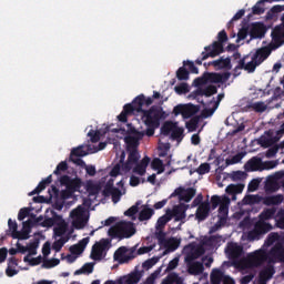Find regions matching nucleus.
I'll use <instances>...</instances> for the list:
<instances>
[{
  "label": "nucleus",
  "mask_w": 284,
  "mask_h": 284,
  "mask_svg": "<svg viewBox=\"0 0 284 284\" xmlns=\"http://www.w3.org/2000/svg\"><path fill=\"white\" fill-rule=\"evenodd\" d=\"M247 59H250V55H245L240 59L237 65L234 68V72H236L237 70H246V72L250 73L255 72L256 68H258V65L261 64L256 62L253 58H251L250 62L245 63Z\"/></svg>",
  "instance_id": "18"
},
{
  "label": "nucleus",
  "mask_w": 284,
  "mask_h": 284,
  "mask_svg": "<svg viewBox=\"0 0 284 284\" xmlns=\"http://www.w3.org/2000/svg\"><path fill=\"white\" fill-rule=\"evenodd\" d=\"M200 110H201V105L199 104H192V103L178 104L173 109V114L175 116H179V114H181L182 119H192L196 114H199Z\"/></svg>",
  "instance_id": "7"
},
{
  "label": "nucleus",
  "mask_w": 284,
  "mask_h": 284,
  "mask_svg": "<svg viewBox=\"0 0 284 284\" xmlns=\"http://www.w3.org/2000/svg\"><path fill=\"white\" fill-rule=\"evenodd\" d=\"M245 172H263V159L253 156L244 164Z\"/></svg>",
  "instance_id": "21"
},
{
  "label": "nucleus",
  "mask_w": 284,
  "mask_h": 284,
  "mask_svg": "<svg viewBox=\"0 0 284 284\" xmlns=\"http://www.w3.org/2000/svg\"><path fill=\"white\" fill-rule=\"evenodd\" d=\"M243 156H245L243 152L233 155L232 159L226 160V165H236V163H241Z\"/></svg>",
  "instance_id": "53"
},
{
  "label": "nucleus",
  "mask_w": 284,
  "mask_h": 284,
  "mask_svg": "<svg viewBox=\"0 0 284 284\" xmlns=\"http://www.w3.org/2000/svg\"><path fill=\"white\" fill-rule=\"evenodd\" d=\"M225 253L227 254L229 258L232 261H236V258H241L243 256V246L236 243H229Z\"/></svg>",
  "instance_id": "23"
},
{
  "label": "nucleus",
  "mask_w": 284,
  "mask_h": 284,
  "mask_svg": "<svg viewBox=\"0 0 284 284\" xmlns=\"http://www.w3.org/2000/svg\"><path fill=\"white\" fill-rule=\"evenodd\" d=\"M225 274L220 268H213L211 273V283L212 284H221V282L225 278Z\"/></svg>",
  "instance_id": "36"
},
{
  "label": "nucleus",
  "mask_w": 284,
  "mask_h": 284,
  "mask_svg": "<svg viewBox=\"0 0 284 284\" xmlns=\"http://www.w3.org/2000/svg\"><path fill=\"white\" fill-rule=\"evenodd\" d=\"M207 65H213L214 70H230L232 68V59L221 57L209 62Z\"/></svg>",
  "instance_id": "25"
},
{
  "label": "nucleus",
  "mask_w": 284,
  "mask_h": 284,
  "mask_svg": "<svg viewBox=\"0 0 284 284\" xmlns=\"http://www.w3.org/2000/svg\"><path fill=\"white\" fill-rule=\"evenodd\" d=\"M227 41V32L225 30H222L217 33V41H214L212 44L206 45L204 48L205 52H209L204 54V59H214V57H219V54H223L225 52V49L223 47V43H226Z\"/></svg>",
  "instance_id": "6"
},
{
  "label": "nucleus",
  "mask_w": 284,
  "mask_h": 284,
  "mask_svg": "<svg viewBox=\"0 0 284 284\" xmlns=\"http://www.w3.org/2000/svg\"><path fill=\"white\" fill-rule=\"evenodd\" d=\"M145 135H125L124 143H126V150H139L140 141Z\"/></svg>",
  "instance_id": "29"
},
{
  "label": "nucleus",
  "mask_w": 284,
  "mask_h": 284,
  "mask_svg": "<svg viewBox=\"0 0 284 284\" xmlns=\"http://www.w3.org/2000/svg\"><path fill=\"white\" fill-rule=\"evenodd\" d=\"M175 128H176V125H174L173 122H165L161 128V132H162V134L168 136L170 134V132L172 133Z\"/></svg>",
  "instance_id": "54"
},
{
  "label": "nucleus",
  "mask_w": 284,
  "mask_h": 284,
  "mask_svg": "<svg viewBox=\"0 0 284 284\" xmlns=\"http://www.w3.org/2000/svg\"><path fill=\"white\" fill-rule=\"evenodd\" d=\"M276 165H278V161H276V160L262 162V172L264 170H274V168H276Z\"/></svg>",
  "instance_id": "64"
},
{
  "label": "nucleus",
  "mask_w": 284,
  "mask_h": 284,
  "mask_svg": "<svg viewBox=\"0 0 284 284\" xmlns=\"http://www.w3.org/2000/svg\"><path fill=\"white\" fill-rule=\"evenodd\" d=\"M62 172H68V162H67V161L60 162V163L57 165L55 170L53 171V174H54L55 176H61V173H62Z\"/></svg>",
  "instance_id": "52"
},
{
  "label": "nucleus",
  "mask_w": 284,
  "mask_h": 284,
  "mask_svg": "<svg viewBox=\"0 0 284 284\" xmlns=\"http://www.w3.org/2000/svg\"><path fill=\"white\" fill-rule=\"evenodd\" d=\"M210 170H211L210 163H202V164H200V166L195 170V172H196L197 174H200L201 176H203V174H210Z\"/></svg>",
  "instance_id": "60"
},
{
  "label": "nucleus",
  "mask_w": 284,
  "mask_h": 284,
  "mask_svg": "<svg viewBox=\"0 0 284 284\" xmlns=\"http://www.w3.org/2000/svg\"><path fill=\"white\" fill-rule=\"evenodd\" d=\"M205 254V250L203 247L192 248L189 253H186L184 261L185 263H194L197 258H201L202 255Z\"/></svg>",
  "instance_id": "30"
},
{
  "label": "nucleus",
  "mask_w": 284,
  "mask_h": 284,
  "mask_svg": "<svg viewBox=\"0 0 284 284\" xmlns=\"http://www.w3.org/2000/svg\"><path fill=\"white\" fill-rule=\"evenodd\" d=\"M37 247H39V240H34L28 244L27 252H29V256H36Z\"/></svg>",
  "instance_id": "57"
},
{
  "label": "nucleus",
  "mask_w": 284,
  "mask_h": 284,
  "mask_svg": "<svg viewBox=\"0 0 284 284\" xmlns=\"http://www.w3.org/2000/svg\"><path fill=\"white\" fill-rule=\"evenodd\" d=\"M136 234V227H134L133 222L120 221L111 226L108 231V235L111 239H119L123 241V239H132Z\"/></svg>",
  "instance_id": "3"
},
{
  "label": "nucleus",
  "mask_w": 284,
  "mask_h": 284,
  "mask_svg": "<svg viewBox=\"0 0 284 284\" xmlns=\"http://www.w3.org/2000/svg\"><path fill=\"white\" fill-rule=\"evenodd\" d=\"M59 183L62 187H65V190L62 191L63 199H69L74 192H79L82 185V181L79 176L71 178L70 175H61L59 178Z\"/></svg>",
  "instance_id": "5"
},
{
  "label": "nucleus",
  "mask_w": 284,
  "mask_h": 284,
  "mask_svg": "<svg viewBox=\"0 0 284 284\" xmlns=\"http://www.w3.org/2000/svg\"><path fill=\"white\" fill-rule=\"evenodd\" d=\"M159 263V257H151L143 262L142 267L143 270H152L155 264Z\"/></svg>",
  "instance_id": "58"
},
{
  "label": "nucleus",
  "mask_w": 284,
  "mask_h": 284,
  "mask_svg": "<svg viewBox=\"0 0 284 284\" xmlns=\"http://www.w3.org/2000/svg\"><path fill=\"white\" fill-rule=\"evenodd\" d=\"M284 197L281 194L277 195H268V196H264L263 199V204L264 205H281V203H283Z\"/></svg>",
  "instance_id": "33"
},
{
  "label": "nucleus",
  "mask_w": 284,
  "mask_h": 284,
  "mask_svg": "<svg viewBox=\"0 0 284 284\" xmlns=\"http://www.w3.org/2000/svg\"><path fill=\"white\" fill-rule=\"evenodd\" d=\"M59 263H61V260L59 258L43 260L42 267L44 270H52V267H57Z\"/></svg>",
  "instance_id": "49"
},
{
  "label": "nucleus",
  "mask_w": 284,
  "mask_h": 284,
  "mask_svg": "<svg viewBox=\"0 0 284 284\" xmlns=\"http://www.w3.org/2000/svg\"><path fill=\"white\" fill-rule=\"evenodd\" d=\"M156 239H158L160 245H164L165 247L171 248L172 252H174V250H176L179 247V245L176 244L174 239H172V240L165 239V232H163V230H158Z\"/></svg>",
  "instance_id": "24"
},
{
  "label": "nucleus",
  "mask_w": 284,
  "mask_h": 284,
  "mask_svg": "<svg viewBox=\"0 0 284 284\" xmlns=\"http://www.w3.org/2000/svg\"><path fill=\"white\" fill-rule=\"evenodd\" d=\"M265 32H267V29L263 22L252 23L251 28H248L251 39H263Z\"/></svg>",
  "instance_id": "20"
},
{
  "label": "nucleus",
  "mask_w": 284,
  "mask_h": 284,
  "mask_svg": "<svg viewBox=\"0 0 284 284\" xmlns=\"http://www.w3.org/2000/svg\"><path fill=\"white\" fill-rule=\"evenodd\" d=\"M12 239H19L20 241H28L30 239V231H22L17 233H11Z\"/></svg>",
  "instance_id": "55"
},
{
  "label": "nucleus",
  "mask_w": 284,
  "mask_h": 284,
  "mask_svg": "<svg viewBox=\"0 0 284 284\" xmlns=\"http://www.w3.org/2000/svg\"><path fill=\"white\" fill-rule=\"evenodd\" d=\"M103 196H112V202L119 203V201H121L122 193L119 187L114 186V184L109 181L104 186Z\"/></svg>",
  "instance_id": "19"
},
{
  "label": "nucleus",
  "mask_w": 284,
  "mask_h": 284,
  "mask_svg": "<svg viewBox=\"0 0 284 284\" xmlns=\"http://www.w3.org/2000/svg\"><path fill=\"white\" fill-rule=\"evenodd\" d=\"M141 281V274L132 273L128 277H124L125 284H136Z\"/></svg>",
  "instance_id": "51"
},
{
  "label": "nucleus",
  "mask_w": 284,
  "mask_h": 284,
  "mask_svg": "<svg viewBox=\"0 0 284 284\" xmlns=\"http://www.w3.org/2000/svg\"><path fill=\"white\" fill-rule=\"evenodd\" d=\"M154 103V99L149 97L145 98V94H140L135 97L132 103H128L123 106L122 112L118 115V121L120 123H128V116H132L135 112H143V106L150 108Z\"/></svg>",
  "instance_id": "1"
},
{
  "label": "nucleus",
  "mask_w": 284,
  "mask_h": 284,
  "mask_svg": "<svg viewBox=\"0 0 284 284\" xmlns=\"http://www.w3.org/2000/svg\"><path fill=\"white\" fill-rule=\"evenodd\" d=\"M230 77H232L230 71L223 73L206 72L202 78H196L193 83L195 88H201V85H205V83H227Z\"/></svg>",
  "instance_id": "4"
},
{
  "label": "nucleus",
  "mask_w": 284,
  "mask_h": 284,
  "mask_svg": "<svg viewBox=\"0 0 284 284\" xmlns=\"http://www.w3.org/2000/svg\"><path fill=\"white\" fill-rule=\"evenodd\" d=\"M250 34V26L244 24L237 32V39L239 41H243L247 39V36Z\"/></svg>",
  "instance_id": "50"
},
{
  "label": "nucleus",
  "mask_w": 284,
  "mask_h": 284,
  "mask_svg": "<svg viewBox=\"0 0 284 284\" xmlns=\"http://www.w3.org/2000/svg\"><path fill=\"white\" fill-rule=\"evenodd\" d=\"M243 187H245L242 184H230L229 186H226L225 192L226 194H241L243 192Z\"/></svg>",
  "instance_id": "44"
},
{
  "label": "nucleus",
  "mask_w": 284,
  "mask_h": 284,
  "mask_svg": "<svg viewBox=\"0 0 284 284\" xmlns=\"http://www.w3.org/2000/svg\"><path fill=\"white\" fill-rule=\"evenodd\" d=\"M207 216H210V202H203L196 210L195 219L201 222L205 221Z\"/></svg>",
  "instance_id": "28"
},
{
  "label": "nucleus",
  "mask_w": 284,
  "mask_h": 284,
  "mask_svg": "<svg viewBox=\"0 0 284 284\" xmlns=\"http://www.w3.org/2000/svg\"><path fill=\"white\" fill-rule=\"evenodd\" d=\"M270 54H272V50L268 47H262L255 51V53L252 55V59L261 65L263 61L270 58Z\"/></svg>",
  "instance_id": "26"
},
{
  "label": "nucleus",
  "mask_w": 284,
  "mask_h": 284,
  "mask_svg": "<svg viewBox=\"0 0 284 284\" xmlns=\"http://www.w3.org/2000/svg\"><path fill=\"white\" fill-rule=\"evenodd\" d=\"M219 92V89L215 85H207L204 89H196L195 91L191 92V99H196L197 103L205 105V102L200 97H212Z\"/></svg>",
  "instance_id": "13"
},
{
  "label": "nucleus",
  "mask_w": 284,
  "mask_h": 284,
  "mask_svg": "<svg viewBox=\"0 0 284 284\" xmlns=\"http://www.w3.org/2000/svg\"><path fill=\"white\" fill-rule=\"evenodd\" d=\"M265 261L272 262L270 257V252H265L264 250L255 251L254 253H251L246 258V265L248 267H260V265H263Z\"/></svg>",
  "instance_id": "9"
},
{
  "label": "nucleus",
  "mask_w": 284,
  "mask_h": 284,
  "mask_svg": "<svg viewBox=\"0 0 284 284\" xmlns=\"http://www.w3.org/2000/svg\"><path fill=\"white\" fill-rule=\"evenodd\" d=\"M174 196H179V201H184V203H190L193 196H196V189L194 187H182L179 186L174 190V192L170 195V199H174Z\"/></svg>",
  "instance_id": "14"
},
{
  "label": "nucleus",
  "mask_w": 284,
  "mask_h": 284,
  "mask_svg": "<svg viewBox=\"0 0 284 284\" xmlns=\"http://www.w3.org/2000/svg\"><path fill=\"white\" fill-rule=\"evenodd\" d=\"M72 219V225L75 230H83L88 225V217H85V207L79 205L70 212Z\"/></svg>",
  "instance_id": "10"
},
{
  "label": "nucleus",
  "mask_w": 284,
  "mask_h": 284,
  "mask_svg": "<svg viewBox=\"0 0 284 284\" xmlns=\"http://www.w3.org/2000/svg\"><path fill=\"white\" fill-rule=\"evenodd\" d=\"M154 216V210L150 207H144L139 213V221H150Z\"/></svg>",
  "instance_id": "41"
},
{
  "label": "nucleus",
  "mask_w": 284,
  "mask_h": 284,
  "mask_svg": "<svg viewBox=\"0 0 284 284\" xmlns=\"http://www.w3.org/2000/svg\"><path fill=\"white\" fill-rule=\"evenodd\" d=\"M265 197L261 195H246L243 201L245 205H258V203H263Z\"/></svg>",
  "instance_id": "38"
},
{
  "label": "nucleus",
  "mask_w": 284,
  "mask_h": 284,
  "mask_svg": "<svg viewBox=\"0 0 284 284\" xmlns=\"http://www.w3.org/2000/svg\"><path fill=\"white\" fill-rule=\"evenodd\" d=\"M88 136H90L91 143H99L101 141L100 131L90 130Z\"/></svg>",
  "instance_id": "61"
},
{
  "label": "nucleus",
  "mask_w": 284,
  "mask_h": 284,
  "mask_svg": "<svg viewBox=\"0 0 284 284\" xmlns=\"http://www.w3.org/2000/svg\"><path fill=\"white\" fill-rule=\"evenodd\" d=\"M221 235H211L209 237H204L202 240V245H204V247H215V245H219V243H221Z\"/></svg>",
  "instance_id": "34"
},
{
  "label": "nucleus",
  "mask_w": 284,
  "mask_h": 284,
  "mask_svg": "<svg viewBox=\"0 0 284 284\" xmlns=\"http://www.w3.org/2000/svg\"><path fill=\"white\" fill-rule=\"evenodd\" d=\"M142 122L146 126V136H154V132L159 125H161V119L163 116V109L161 106L153 105L149 110L140 111Z\"/></svg>",
  "instance_id": "2"
},
{
  "label": "nucleus",
  "mask_w": 284,
  "mask_h": 284,
  "mask_svg": "<svg viewBox=\"0 0 284 284\" xmlns=\"http://www.w3.org/2000/svg\"><path fill=\"white\" fill-rule=\"evenodd\" d=\"M187 207L189 206L186 204L181 203L179 205L173 206L172 210H170V209L166 210V212L170 213L171 219H174L175 223H179V221H181V223H180V227H181V225H183V223H185V221H183V220L187 217V214H186Z\"/></svg>",
  "instance_id": "15"
},
{
  "label": "nucleus",
  "mask_w": 284,
  "mask_h": 284,
  "mask_svg": "<svg viewBox=\"0 0 284 284\" xmlns=\"http://www.w3.org/2000/svg\"><path fill=\"white\" fill-rule=\"evenodd\" d=\"M141 135H146L145 131H139L132 123H129L126 125V136H141Z\"/></svg>",
  "instance_id": "46"
},
{
  "label": "nucleus",
  "mask_w": 284,
  "mask_h": 284,
  "mask_svg": "<svg viewBox=\"0 0 284 284\" xmlns=\"http://www.w3.org/2000/svg\"><path fill=\"white\" fill-rule=\"evenodd\" d=\"M187 272L191 274V276H199L205 272V266L203 265V262H190L186 264Z\"/></svg>",
  "instance_id": "27"
},
{
  "label": "nucleus",
  "mask_w": 284,
  "mask_h": 284,
  "mask_svg": "<svg viewBox=\"0 0 284 284\" xmlns=\"http://www.w3.org/2000/svg\"><path fill=\"white\" fill-rule=\"evenodd\" d=\"M57 227L53 229L54 236H63L65 232H68V223H65V220H63V216L61 217V221H58L55 223Z\"/></svg>",
  "instance_id": "35"
},
{
  "label": "nucleus",
  "mask_w": 284,
  "mask_h": 284,
  "mask_svg": "<svg viewBox=\"0 0 284 284\" xmlns=\"http://www.w3.org/2000/svg\"><path fill=\"white\" fill-rule=\"evenodd\" d=\"M171 220H172V215L166 211V213L164 215L159 217L155 229L163 230L165 227V225H168V223H170Z\"/></svg>",
  "instance_id": "40"
},
{
  "label": "nucleus",
  "mask_w": 284,
  "mask_h": 284,
  "mask_svg": "<svg viewBox=\"0 0 284 284\" xmlns=\"http://www.w3.org/2000/svg\"><path fill=\"white\" fill-rule=\"evenodd\" d=\"M267 136H261L258 140V143L262 148H270L266 151V159H274L275 154H278V146L274 145V143H277L278 138L277 136H272V133L267 132ZM274 145V146H272Z\"/></svg>",
  "instance_id": "8"
},
{
  "label": "nucleus",
  "mask_w": 284,
  "mask_h": 284,
  "mask_svg": "<svg viewBox=\"0 0 284 284\" xmlns=\"http://www.w3.org/2000/svg\"><path fill=\"white\" fill-rule=\"evenodd\" d=\"M251 108L254 112H265V110H267V104L265 102H255L251 104Z\"/></svg>",
  "instance_id": "62"
},
{
  "label": "nucleus",
  "mask_w": 284,
  "mask_h": 284,
  "mask_svg": "<svg viewBox=\"0 0 284 284\" xmlns=\"http://www.w3.org/2000/svg\"><path fill=\"white\" fill-rule=\"evenodd\" d=\"M200 121H201V116H199V115L191 118V120L189 122H186L187 130L190 132H194L196 130V128H199Z\"/></svg>",
  "instance_id": "47"
},
{
  "label": "nucleus",
  "mask_w": 284,
  "mask_h": 284,
  "mask_svg": "<svg viewBox=\"0 0 284 284\" xmlns=\"http://www.w3.org/2000/svg\"><path fill=\"white\" fill-rule=\"evenodd\" d=\"M270 258L272 263H284V246L282 244H275L270 250Z\"/></svg>",
  "instance_id": "22"
},
{
  "label": "nucleus",
  "mask_w": 284,
  "mask_h": 284,
  "mask_svg": "<svg viewBox=\"0 0 284 284\" xmlns=\"http://www.w3.org/2000/svg\"><path fill=\"white\" fill-rule=\"evenodd\" d=\"M110 247V240L102 239L92 246L91 258L92 261H101L103 253Z\"/></svg>",
  "instance_id": "16"
},
{
  "label": "nucleus",
  "mask_w": 284,
  "mask_h": 284,
  "mask_svg": "<svg viewBox=\"0 0 284 284\" xmlns=\"http://www.w3.org/2000/svg\"><path fill=\"white\" fill-rule=\"evenodd\" d=\"M162 284H183V277L176 273H170L166 278L162 281Z\"/></svg>",
  "instance_id": "37"
},
{
  "label": "nucleus",
  "mask_w": 284,
  "mask_h": 284,
  "mask_svg": "<svg viewBox=\"0 0 284 284\" xmlns=\"http://www.w3.org/2000/svg\"><path fill=\"white\" fill-rule=\"evenodd\" d=\"M52 216L51 217H45L41 223V227H52L61 221V215L57 214V212L52 211L51 212Z\"/></svg>",
  "instance_id": "31"
},
{
  "label": "nucleus",
  "mask_w": 284,
  "mask_h": 284,
  "mask_svg": "<svg viewBox=\"0 0 284 284\" xmlns=\"http://www.w3.org/2000/svg\"><path fill=\"white\" fill-rule=\"evenodd\" d=\"M50 183H52V175H49L44 180H42L38 184V186L29 193V196H34V194H41V192H43V190H45V187H48Z\"/></svg>",
  "instance_id": "32"
},
{
  "label": "nucleus",
  "mask_w": 284,
  "mask_h": 284,
  "mask_svg": "<svg viewBox=\"0 0 284 284\" xmlns=\"http://www.w3.org/2000/svg\"><path fill=\"white\" fill-rule=\"evenodd\" d=\"M273 1H281V0H260L252 8L253 14H263L265 9L261 7L262 3H273Z\"/></svg>",
  "instance_id": "42"
},
{
  "label": "nucleus",
  "mask_w": 284,
  "mask_h": 284,
  "mask_svg": "<svg viewBox=\"0 0 284 284\" xmlns=\"http://www.w3.org/2000/svg\"><path fill=\"white\" fill-rule=\"evenodd\" d=\"M152 170H158V174H163L165 172V166L163 165V160L155 158L151 162Z\"/></svg>",
  "instance_id": "43"
},
{
  "label": "nucleus",
  "mask_w": 284,
  "mask_h": 284,
  "mask_svg": "<svg viewBox=\"0 0 284 284\" xmlns=\"http://www.w3.org/2000/svg\"><path fill=\"white\" fill-rule=\"evenodd\" d=\"M174 90L176 94H187V92H190V87L187 85V83L183 82L176 85Z\"/></svg>",
  "instance_id": "59"
},
{
  "label": "nucleus",
  "mask_w": 284,
  "mask_h": 284,
  "mask_svg": "<svg viewBox=\"0 0 284 284\" xmlns=\"http://www.w3.org/2000/svg\"><path fill=\"white\" fill-rule=\"evenodd\" d=\"M230 213V197L224 196L223 202L219 207V216H227Z\"/></svg>",
  "instance_id": "39"
},
{
  "label": "nucleus",
  "mask_w": 284,
  "mask_h": 284,
  "mask_svg": "<svg viewBox=\"0 0 284 284\" xmlns=\"http://www.w3.org/2000/svg\"><path fill=\"white\" fill-rule=\"evenodd\" d=\"M128 160L122 164V172H130L134 165L139 163V159H141V154L139 150H126Z\"/></svg>",
  "instance_id": "17"
},
{
  "label": "nucleus",
  "mask_w": 284,
  "mask_h": 284,
  "mask_svg": "<svg viewBox=\"0 0 284 284\" xmlns=\"http://www.w3.org/2000/svg\"><path fill=\"white\" fill-rule=\"evenodd\" d=\"M272 224L263 222L262 220H258L255 224L252 231L248 232V240L250 241H258L263 234H267V232H271Z\"/></svg>",
  "instance_id": "11"
},
{
  "label": "nucleus",
  "mask_w": 284,
  "mask_h": 284,
  "mask_svg": "<svg viewBox=\"0 0 284 284\" xmlns=\"http://www.w3.org/2000/svg\"><path fill=\"white\" fill-rule=\"evenodd\" d=\"M176 79L179 81H187L190 79V71L185 67H180L176 71Z\"/></svg>",
  "instance_id": "48"
},
{
  "label": "nucleus",
  "mask_w": 284,
  "mask_h": 284,
  "mask_svg": "<svg viewBox=\"0 0 284 284\" xmlns=\"http://www.w3.org/2000/svg\"><path fill=\"white\" fill-rule=\"evenodd\" d=\"M114 261H118V263H130V261H133V258H136V248L133 247L130 250L128 254V247L121 246L114 252Z\"/></svg>",
  "instance_id": "12"
},
{
  "label": "nucleus",
  "mask_w": 284,
  "mask_h": 284,
  "mask_svg": "<svg viewBox=\"0 0 284 284\" xmlns=\"http://www.w3.org/2000/svg\"><path fill=\"white\" fill-rule=\"evenodd\" d=\"M275 214H276V210L266 209L260 214V221H263L265 223L266 221H270V219H274Z\"/></svg>",
  "instance_id": "45"
},
{
  "label": "nucleus",
  "mask_w": 284,
  "mask_h": 284,
  "mask_svg": "<svg viewBox=\"0 0 284 284\" xmlns=\"http://www.w3.org/2000/svg\"><path fill=\"white\" fill-rule=\"evenodd\" d=\"M171 138L174 140V141H179L181 139H183V129L179 128V126H175L173 129V131L171 132Z\"/></svg>",
  "instance_id": "63"
},
{
  "label": "nucleus",
  "mask_w": 284,
  "mask_h": 284,
  "mask_svg": "<svg viewBox=\"0 0 284 284\" xmlns=\"http://www.w3.org/2000/svg\"><path fill=\"white\" fill-rule=\"evenodd\" d=\"M70 156H77V158L88 156V152L83 150V145H80L71 150Z\"/></svg>",
  "instance_id": "56"
}]
</instances>
